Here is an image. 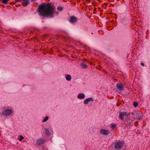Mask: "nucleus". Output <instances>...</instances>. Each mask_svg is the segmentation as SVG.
<instances>
[{"mask_svg": "<svg viewBox=\"0 0 150 150\" xmlns=\"http://www.w3.org/2000/svg\"><path fill=\"white\" fill-rule=\"evenodd\" d=\"M83 61H86V60L85 59H83Z\"/></svg>", "mask_w": 150, "mask_h": 150, "instance_id": "nucleus-29", "label": "nucleus"}, {"mask_svg": "<svg viewBox=\"0 0 150 150\" xmlns=\"http://www.w3.org/2000/svg\"><path fill=\"white\" fill-rule=\"evenodd\" d=\"M131 113L132 115H134V112H132Z\"/></svg>", "mask_w": 150, "mask_h": 150, "instance_id": "nucleus-27", "label": "nucleus"}, {"mask_svg": "<svg viewBox=\"0 0 150 150\" xmlns=\"http://www.w3.org/2000/svg\"><path fill=\"white\" fill-rule=\"evenodd\" d=\"M23 2L22 3V5L23 6H27L29 3V0H22Z\"/></svg>", "mask_w": 150, "mask_h": 150, "instance_id": "nucleus-11", "label": "nucleus"}, {"mask_svg": "<svg viewBox=\"0 0 150 150\" xmlns=\"http://www.w3.org/2000/svg\"><path fill=\"white\" fill-rule=\"evenodd\" d=\"M24 137L22 135H20V138L19 139V140L21 141L22 139H24Z\"/></svg>", "mask_w": 150, "mask_h": 150, "instance_id": "nucleus-22", "label": "nucleus"}, {"mask_svg": "<svg viewBox=\"0 0 150 150\" xmlns=\"http://www.w3.org/2000/svg\"><path fill=\"white\" fill-rule=\"evenodd\" d=\"M55 7L51 3H42L39 6L37 11L40 16L43 17H51L55 12L54 11Z\"/></svg>", "mask_w": 150, "mask_h": 150, "instance_id": "nucleus-1", "label": "nucleus"}, {"mask_svg": "<svg viewBox=\"0 0 150 150\" xmlns=\"http://www.w3.org/2000/svg\"><path fill=\"white\" fill-rule=\"evenodd\" d=\"M124 142L122 141H119L116 143L114 145V148L115 149H121L123 146Z\"/></svg>", "mask_w": 150, "mask_h": 150, "instance_id": "nucleus-3", "label": "nucleus"}, {"mask_svg": "<svg viewBox=\"0 0 150 150\" xmlns=\"http://www.w3.org/2000/svg\"><path fill=\"white\" fill-rule=\"evenodd\" d=\"M116 87L120 91H122L124 89V88L123 87V85L122 83H117L116 85Z\"/></svg>", "mask_w": 150, "mask_h": 150, "instance_id": "nucleus-9", "label": "nucleus"}, {"mask_svg": "<svg viewBox=\"0 0 150 150\" xmlns=\"http://www.w3.org/2000/svg\"><path fill=\"white\" fill-rule=\"evenodd\" d=\"M66 78L67 81H69L71 79V77L70 75L69 74H67L66 76Z\"/></svg>", "mask_w": 150, "mask_h": 150, "instance_id": "nucleus-16", "label": "nucleus"}, {"mask_svg": "<svg viewBox=\"0 0 150 150\" xmlns=\"http://www.w3.org/2000/svg\"><path fill=\"white\" fill-rule=\"evenodd\" d=\"M22 0H15L16 2H21Z\"/></svg>", "mask_w": 150, "mask_h": 150, "instance_id": "nucleus-23", "label": "nucleus"}, {"mask_svg": "<svg viewBox=\"0 0 150 150\" xmlns=\"http://www.w3.org/2000/svg\"><path fill=\"white\" fill-rule=\"evenodd\" d=\"M85 97V95L83 93H79L77 96V98L79 99H83Z\"/></svg>", "mask_w": 150, "mask_h": 150, "instance_id": "nucleus-13", "label": "nucleus"}, {"mask_svg": "<svg viewBox=\"0 0 150 150\" xmlns=\"http://www.w3.org/2000/svg\"><path fill=\"white\" fill-rule=\"evenodd\" d=\"M108 1L109 2H112L113 1H114V0H108Z\"/></svg>", "mask_w": 150, "mask_h": 150, "instance_id": "nucleus-25", "label": "nucleus"}, {"mask_svg": "<svg viewBox=\"0 0 150 150\" xmlns=\"http://www.w3.org/2000/svg\"><path fill=\"white\" fill-rule=\"evenodd\" d=\"M12 113L11 110L5 109L2 112L0 113V116L2 115L7 117Z\"/></svg>", "mask_w": 150, "mask_h": 150, "instance_id": "nucleus-2", "label": "nucleus"}, {"mask_svg": "<svg viewBox=\"0 0 150 150\" xmlns=\"http://www.w3.org/2000/svg\"><path fill=\"white\" fill-rule=\"evenodd\" d=\"M9 4L10 5H13V4H12V3H11V2Z\"/></svg>", "mask_w": 150, "mask_h": 150, "instance_id": "nucleus-28", "label": "nucleus"}, {"mask_svg": "<svg viewBox=\"0 0 150 150\" xmlns=\"http://www.w3.org/2000/svg\"><path fill=\"white\" fill-rule=\"evenodd\" d=\"M133 105L134 107H137L138 105V103L135 102H133Z\"/></svg>", "mask_w": 150, "mask_h": 150, "instance_id": "nucleus-19", "label": "nucleus"}, {"mask_svg": "<svg viewBox=\"0 0 150 150\" xmlns=\"http://www.w3.org/2000/svg\"><path fill=\"white\" fill-rule=\"evenodd\" d=\"M81 65L82 67L83 68L86 69V68H87L88 67V66L87 65H86V64L85 63H84L83 62H82L81 64Z\"/></svg>", "mask_w": 150, "mask_h": 150, "instance_id": "nucleus-15", "label": "nucleus"}, {"mask_svg": "<svg viewBox=\"0 0 150 150\" xmlns=\"http://www.w3.org/2000/svg\"><path fill=\"white\" fill-rule=\"evenodd\" d=\"M132 121L130 120V119L128 118H126L124 121V125L125 127H128L129 126H130L131 124Z\"/></svg>", "mask_w": 150, "mask_h": 150, "instance_id": "nucleus-5", "label": "nucleus"}, {"mask_svg": "<svg viewBox=\"0 0 150 150\" xmlns=\"http://www.w3.org/2000/svg\"><path fill=\"white\" fill-rule=\"evenodd\" d=\"M78 19L74 16H72L70 17L69 20L70 22L72 23H76Z\"/></svg>", "mask_w": 150, "mask_h": 150, "instance_id": "nucleus-8", "label": "nucleus"}, {"mask_svg": "<svg viewBox=\"0 0 150 150\" xmlns=\"http://www.w3.org/2000/svg\"><path fill=\"white\" fill-rule=\"evenodd\" d=\"M57 9L59 11H62L63 10V8L62 7H57Z\"/></svg>", "mask_w": 150, "mask_h": 150, "instance_id": "nucleus-21", "label": "nucleus"}, {"mask_svg": "<svg viewBox=\"0 0 150 150\" xmlns=\"http://www.w3.org/2000/svg\"><path fill=\"white\" fill-rule=\"evenodd\" d=\"M9 0H2V3L5 4H7L8 3V1Z\"/></svg>", "mask_w": 150, "mask_h": 150, "instance_id": "nucleus-17", "label": "nucleus"}, {"mask_svg": "<svg viewBox=\"0 0 150 150\" xmlns=\"http://www.w3.org/2000/svg\"><path fill=\"white\" fill-rule=\"evenodd\" d=\"M45 141V140L43 138L39 139L37 141L36 144L37 145L41 146L44 143Z\"/></svg>", "mask_w": 150, "mask_h": 150, "instance_id": "nucleus-6", "label": "nucleus"}, {"mask_svg": "<svg viewBox=\"0 0 150 150\" xmlns=\"http://www.w3.org/2000/svg\"><path fill=\"white\" fill-rule=\"evenodd\" d=\"M93 99L92 98H88L84 101L83 103L85 104H87L88 103V102L90 101H93Z\"/></svg>", "mask_w": 150, "mask_h": 150, "instance_id": "nucleus-10", "label": "nucleus"}, {"mask_svg": "<svg viewBox=\"0 0 150 150\" xmlns=\"http://www.w3.org/2000/svg\"><path fill=\"white\" fill-rule=\"evenodd\" d=\"M45 135L47 137L50 136V132H49V130L47 128L45 129Z\"/></svg>", "mask_w": 150, "mask_h": 150, "instance_id": "nucleus-14", "label": "nucleus"}, {"mask_svg": "<svg viewBox=\"0 0 150 150\" xmlns=\"http://www.w3.org/2000/svg\"><path fill=\"white\" fill-rule=\"evenodd\" d=\"M111 127L112 129V130H113L114 128H115L116 126V124H111Z\"/></svg>", "mask_w": 150, "mask_h": 150, "instance_id": "nucleus-18", "label": "nucleus"}, {"mask_svg": "<svg viewBox=\"0 0 150 150\" xmlns=\"http://www.w3.org/2000/svg\"><path fill=\"white\" fill-rule=\"evenodd\" d=\"M141 64L143 66H144V64L143 62H142L141 63Z\"/></svg>", "mask_w": 150, "mask_h": 150, "instance_id": "nucleus-24", "label": "nucleus"}, {"mask_svg": "<svg viewBox=\"0 0 150 150\" xmlns=\"http://www.w3.org/2000/svg\"><path fill=\"white\" fill-rule=\"evenodd\" d=\"M96 8H94V11H96Z\"/></svg>", "mask_w": 150, "mask_h": 150, "instance_id": "nucleus-30", "label": "nucleus"}, {"mask_svg": "<svg viewBox=\"0 0 150 150\" xmlns=\"http://www.w3.org/2000/svg\"><path fill=\"white\" fill-rule=\"evenodd\" d=\"M12 3V4H13V5H14L16 3L15 2H13Z\"/></svg>", "mask_w": 150, "mask_h": 150, "instance_id": "nucleus-26", "label": "nucleus"}, {"mask_svg": "<svg viewBox=\"0 0 150 150\" xmlns=\"http://www.w3.org/2000/svg\"><path fill=\"white\" fill-rule=\"evenodd\" d=\"M48 117L47 116H46L45 118L42 121V122H46L47 120L48 119Z\"/></svg>", "mask_w": 150, "mask_h": 150, "instance_id": "nucleus-20", "label": "nucleus"}, {"mask_svg": "<svg viewBox=\"0 0 150 150\" xmlns=\"http://www.w3.org/2000/svg\"><path fill=\"white\" fill-rule=\"evenodd\" d=\"M143 115V114L142 112L140 111H137L136 114V116L139 119H141Z\"/></svg>", "mask_w": 150, "mask_h": 150, "instance_id": "nucleus-12", "label": "nucleus"}, {"mask_svg": "<svg viewBox=\"0 0 150 150\" xmlns=\"http://www.w3.org/2000/svg\"><path fill=\"white\" fill-rule=\"evenodd\" d=\"M130 115V113H127L126 112H121L119 113V118L120 119L122 120H124V117L126 116L127 118H128L129 116Z\"/></svg>", "mask_w": 150, "mask_h": 150, "instance_id": "nucleus-4", "label": "nucleus"}, {"mask_svg": "<svg viewBox=\"0 0 150 150\" xmlns=\"http://www.w3.org/2000/svg\"><path fill=\"white\" fill-rule=\"evenodd\" d=\"M100 132L101 134L105 135H108L110 133V132L109 130L103 129H101L100 130Z\"/></svg>", "mask_w": 150, "mask_h": 150, "instance_id": "nucleus-7", "label": "nucleus"}]
</instances>
